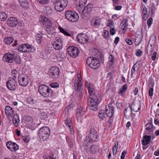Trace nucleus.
I'll use <instances>...</instances> for the list:
<instances>
[{"instance_id":"obj_55","label":"nucleus","mask_w":159,"mask_h":159,"mask_svg":"<svg viewBox=\"0 0 159 159\" xmlns=\"http://www.w3.org/2000/svg\"><path fill=\"white\" fill-rule=\"evenodd\" d=\"M126 42L129 45H131L132 44V40L129 39H125Z\"/></svg>"},{"instance_id":"obj_49","label":"nucleus","mask_w":159,"mask_h":159,"mask_svg":"<svg viewBox=\"0 0 159 159\" xmlns=\"http://www.w3.org/2000/svg\"><path fill=\"white\" fill-rule=\"evenodd\" d=\"M37 1L40 4H45L48 2V0H37Z\"/></svg>"},{"instance_id":"obj_48","label":"nucleus","mask_w":159,"mask_h":159,"mask_svg":"<svg viewBox=\"0 0 159 159\" xmlns=\"http://www.w3.org/2000/svg\"><path fill=\"white\" fill-rule=\"evenodd\" d=\"M109 59L110 60L109 61L110 63L111 64H113L114 62V58L113 56L111 54L110 55L109 57Z\"/></svg>"},{"instance_id":"obj_40","label":"nucleus","mask_w":159,"mask_h":159,"mask_svg":"<svg viewBox=\"0 0 159 159\" xmlns=\"http://www.w3.org/2000/svg\"><path fill=\"white\" fill-rule=\"evenodd\" d=\"M105 113L103 110H100L99 111L98 113V116L99 117L102 119H104L105 117Z\"/></svg>"},{"instance_id":"obj_16","label":"nucleus","mask_w":159,"mask_h":159,"mask_svg":"<svg viewBox=\"0 0 159 159\" xmlns=\"http://www.w3.org/2000/svg\"><path fill=\"white\" fill-rule=\"evenodd\" d=\"M77 39L79 43L83 44L86 43L88 40L87 35L83 33L79 34L77 37Z\"/></svg>"},{"instance_id":"obj_5","label":"nucleus","mask_w":159,"mask_h":159,"mask_svg":"<svg viewBox=\"0 0 159 159\" xmlns=\"http://www.w3.org/2000/svg\"><path fill=\"white\" fill-rule=\"evenodd\" d=\"M65 15L66 18L72 22H76L79 19V16L78 14L72 11H66L65 12Z\"/></svg>"},{"instance_id":"obj_25","label":"nucleus","mask_w":159,"mask_h":159,"mask_svg":"<svg viewBox=\"0 0 159 159\" xmlns=\"http://www.w3.org/2000/svg\"><path fill=\"white\" fill-rule=\"evenodd\" d=\"M75 81V82L74 84V86L75 90L78 91H79L80 92H81L82 83L81 80L79 78V80H77L76 81Z\"/></svg>"},{"instance_id":"obj_52","label":"nucleus","mask_w":159,"mask_h":159,"mask_svg":"<svg viewBox=\"0 0 159 159\" xmlns=\"http://www.w3.org/2000/svg\"><path fill=\"white\" fill-rule=\"evenodd\" d=\"M152 23V18H150L148 20L147 24L149 27H150Z\"/></svg>"},{"instance_id":"obj_35","label":"nucleus","mask_w":159,"mask_h":159,"mask_svg":"<svg viewBox=\"0 0 159 159\" xmlns=\"http://www.w3.org/2000/svg\"><path fill=\"white\" fill-rule=\"evenodd\" d=\"M13 38L10 37L5 38L4 39L5 43L7 44H10L13 42Z\"/></svg>"},{"instance_id":"obj_17","label":"nucleus","mask_w":159,"mask_h":159,"mask_svg":"<svg viewBox=\"0 0 159 159\" xmlns=\"http://www.w3.org/2000/svg\"><path fill=\"white\" fill-rule=\"evenodd\" d=\"M17 82L13 80H8L7 82V86L11 91L15 90L17 88Z\"/></svg>"},{"instance_id":"obj_6","label":"nucleus","mask_w":159,"mask_h":159,"mask_svg":"<svg viewBox=\"0 0 159 159\" xmlns=\"http://www.w3.org/2000/svg\"><path fill=\"white\" fill-rule=\"evenodd\" d=\"M87 64L91 68L96 69L100 66L99 60L95 57H88L86 61Z\"/></svg>"},{"instance_id":"obj_36","label":"nucleus","mask_w":159,"mask_h":159,"mask_svg":"<svg viewBox=\"0 0 159 159\" xmlns=\"http://www.w3.org/2000/svg\"><path fill=\"white\" fill-rule=\"evenodd\" d=\"M7 18L6 13L4 12H0V20L4 21Z\"/></svg>"},{"instance_id":"obj_41","label":"nucleus","mask_w":159,"mask_h":159,"mask_svg":"<svg viewBox=\"0 0 159 159\" xmlns=\"http://www.w3.org/2000/svg\"><path fill=\"white\" fill-rule=\"evenodd\" d=\"M59 30L60 31L63 33L65 35L67 36H70V34H69L67 31L65 30L64 29L62 28L61 27H59Z\"/></svg>"},{"instance_id":"obj_8","label":"nucleus","mask_w":159,"mask_h":159,"mask_svg":"<svg viewBox=\"0 0 159 159\" xmlns=\"http://www.w3.org/2000/svg\"><path fill=\"white\" fill-rule=\"evenodd\" d=\"M93 8V7L92 4H89L85 7L83 10L82 13L83 17L84 18L85 17L87 19L89 18Z\"/></svg>"},{"instance_id":"obj_23","label":"nucleus","mask_w":159,"mask_h":159,"mask_svg":"<svg viewBox=\"0 0 159 159\" xmlns=\"http://www.w3.org/2000/svg\"><path fill=\"white\" fill-rule=\"evenodd\" d=\"M5 113L7 117H11L14 114L12 108L9 106H6L5 109Z\"/></svg>"},{"instance_id":"obj_19","label":"nucleus","mask_w":159,"mask_h":159,"mask_svg":"<svg viewBox=\"0 0 159 159\" xmlns=\"http://www.w3.org/2000/svg\"><path fill=\"white\" fill-rule=\"evenodd\" d=\"M15 54H11L9 53H5L3 56V60L4 61L9 63H12L13 61V57Z\"/></svg>"},{"instance_id":"obj_14","label":"nucleus","mask_w":159,"mask_h":159,"mask_svg":"<svg viewBox=\"0 0 159 159\" xmlns=\"http://www.w3.org/2000/svg\"><path fill=\"white\" fill-rule=\"evenodd\" d=\"M18 80L19 84L22 86H26L29 83L28 77L27 75L24 77L18 76Z\"/></svg>"},{"instance_id":"obj_7","label":"nucleus","mask_w":159,"mask_h":159,"mask_svg":"<svg viewBox=\"0 0 159 159\" xmlns=\"http://www.w3.org/2000/svg\"><path fill=\"white\" fill-rule=\"evenodd\" d=\"M98 138V134L97 133V131L94 129H91L90 131V134L88 137V139L85 141V144L86 145L87 143L88 142H96Z\"/></svg>"},{"instance_id":"obj_43","label":"nucleus","mask_w":159,"mask_h":159,"mask_svg":"<svg viewBox=\"0 0 159 159\" xmlns=\"http://www.w3.org/2000/svg\"><path fill=\"white\" fill-rule=\"evenodd\" d=\"M42 36L40 34H38L36 36V39L38 43L40 44L41 43Z\"/></svg>"},{"instance_id":"obj_38","label":"nucleus","mask_w":159,"mask_h":159,"mask_svg":"<svg viewBox=\"0 0 159 159\" xmlns=\"http://www.w3.org/2000/svg\"><path fill=\"white\" fill-rule=\"evenodd\" d=\"M44 10L45 13L48 15H50L52 13V11L49 7H45Z\"/></svg>"},{"instance_id":"obj_30","label":"nucleus","mask_w":159,"mask_h":159,"mask_svg":"<svg viewBox=\"0 0 159 159\" xmlns=\"http://www.w3.org/2000/svg\"><path fill=\"white\" fill-rule=\"evenodd\" d=\"M21 6L25 8H28L29 7V3L27 0H18Z\"/></svg>"},{"instance_id":"obj_50","label":"nucleus","mask_w":159,"mask_h":159,"mask_svg":"<svg viewBox=\"0 0 159 159\" xmlns=\"http://www.w3.org/2000/svg\"><path fill=\"white\" fill-rule=\"evenodd\" d=\"M143 54V52L140 49H138L137 50L136 53V55L138 57H140Z\"/></svg>"},{"instance_id":"obj_28","label":"nucleus","mask_w":159,"mask_h":159,"mask_svg":"<svg viewBox=\"0 0 159 159\" xmlns=\"http://www.w3.org/2000/svg\"><path fill=\"white\" fill-rule=\"evenodd\" d=\"M23 120L25 123L27 125H30L32 124L33 121L32 118L29 116H25L23 117Z\"/></svg>"},{"instance_id":"obj_24","label":"nucleus","mask_w":159,"mask_h":159,"mask_svg":"<svg viewBox=\"0 0 159 159\" xmlns=\"http://www.w3.org/2000/svg\"><path fill=\"white\" fill-rule=\"evenodd\" d=\"M132 112L130 105H129V107H126L125 110L124 114L125 118L127 119H129L132 116Z\"/></svg>"},{"instance_id":"obj_56","label":"nucleus","mask_w":159,"mask_h":159,"mask_svg":"<svg viewBox=\"0 0 159 159\" xmlns=\"http://www.w3.org/2000/svg\"><path fill=\"white\" fill-rule=\"evenodd\" d=\"M110 33L112 35H114L116 32V31L115 30V28L114 27H112L111 28V29L110 30Z\"/></svg>"},{"instance_id":"obj_37","label":"nucleus","mask_w":159,"mask_h":159,"mask_svg":"<svg viewBox=\"0 0 159 159\" xmlns=\"http://www.w3.org/2000/svg\"><path fill=\"white\" fill-rule=\"evenodd\" d=\"M13 58V61H15L18 64H20L21 63V60L20 56L17 55L15 54L14 57Z\"/></svg>"},{"instance_id":"obj_13","label":"nucleus","mask_w":159,"mask_h":159,"mask_svg":"<svg viewBox=\"0 0 159 159\" xmlns=\"http://www.w3.org/2000/svg\"><path fill=\"white\" fill-rule=\"evenodd\" d=\"M105 112L107 116L109 118L112 117L114 111V107L111 104H109L106 106L105 108Z\"/></svg>"},{"instance_id":"obj_51","label":"nucleus","mask_w":159,"mask_h":159,"mask_svg":"<svg viewBox=\"0 0 159 159\" xmlns=\"http://www.w3.org/2000/svg\"><path fill=\"white\" fill-rule=\"evenodd\" d=\"M50 85L51 87L53 88H56L59 87V84L57 83H51Z\"/></svg>"},{"instance_id":"obj_53","label":"nucleus","mask_w":159,"mask_h":159,"mask_svg":"<svg viewBox=\"0 0 159 159\" xmlns=\"http://www.w3.org/2000/svg\"><path fill=\"white\" fill-rule=\"evenodd\" d=\"M157 52L155 51L153 53L152 55V56L151 58L153 60H155L156 57V55L157 54Z\"/></svg>"},{"instance_id":"obj_32","label":"nucleus","mask_w":159,"mask_h":159,"mask_svg":"<svg viewBox=\"0 0 159 159\" xmlns=\"http://www.w3.org/2000/svg\"><path fill=\"white\" fill-rule=\"evenodd\" d=\"M89 149L93 153L98 152L99 150L98 147L94 145H91L89 147Z\"/></svg>"},{"instance_id":"obj_9","label":"nucleus","mask_w":159,"mask_h":159,"mask_svg":"<svg viewBox=\"0 0 159 159\" xmlns=\"http://www.w3.org/2000/svg\"><path fill=\"white\" fill-rule=\"evenodd\" d=\"M65 0H60L57 1L55 3V9L57 11H62L67 5Z\"/></svg>"},{"instance_id":"obj_45","label":"nucleus","mask_w":159,"mask_h":159,"mask_svg":"<svg viewBox=\"0 0 159 159\" xmlns=\"http://www.w3.org/2000/svg\"><path fill=\"white\" fill-rule=\"evenodd\" d=\"M103 36L106 39H109V32L107 31H104Z\"/></svg>"},{"instance_id":"obj_10","label":"nucleus","mask_w":159,"mask_h":159,"mask_svg":"<svg viewBox=\"0 0 159 159\" xmlns=\"http://www.w3.org/2000/svg\"><path fill=\"white\" fill-rule=\"evenodd\" d=\"M18 49L19 52H33L32 47L30 45L26 43L20 45L18 47Z\"/></svg>"},{"instance_id":"obj_21","label":"nucleus","mask_w":159,"mask_h":159,"mask_svg":"<svg viewBox=\"0 0 159 159\" xmlns=\"http://www.w3.org/2000/svg\"><path fill=\"white\" fill-rule=\"evenodd\" d=\"M86 112L85 108L80 107L77 110L76 113V117L78 120L80 118L85 114Z\"/></svg>"},{"instance_id":"obj_11","label":"nucleus","mask_w":159,"mask_h":159,"mask_svg":"<svg viewBox=\"0 0 159 159\" xmlns=\"http://www.w3.org/2000/svg\"><path fill=\"white\" fill-rule=\"evenodd\" d=\"M59 73V69L57 66L51 67L48 71V75L50 77L53 78L58 77Z\"/></svg>"},{"instance_id":"obj_54","label":"nucleus","mask_w":159,"mask_h":159,"mask_svg":"<svg viewBox=\"0 0 159 159\" xmlns=\"http://www.w3.org/2000/svg\"><path fill=\"white\" fill-rule=\"evenodd\" d=\"M153 89L150 88L149 90L148 93L150 96H152L153 94Z\"/></svg>"},{"instance_id":"obj_12","label":"nucleus","mask_w":159,"mask_h":159,"mask_svg":"<svg viewBox=\"0 0 159 159\" xmlns=\"http://www.w3.org/2000/svg\"><path fill=\"white\" fill-rule=\"evenodd\" d=\"M67 51L70 56L74 58L77 57L80 52L78 48L74 46L69 47L67 49Z\"/></svg>"},{"instance_id":"obj_31","label":"nucleus","mask_w":159,"mask_h":159,"mask_svg":"<svg viewBox=\"0 0 159 159\" xmlns=\"http://www.w3.org/2000/svg\"><path fill=\"white\" fill-rule=\"evenodd\" d=\"M39 116L41 119L44 120L47 118V114L43 110L40 111Z\"/></svg>"},{"instance_id":"obj_3","label":"nucleus","mask_w":159,"mask_h":159,"mask_svg":"<svg viewBox=\"0 0 159 159\" xmlns=\"http://www.w3.org/2000/svg\"><path fill=\"white\" fill-rule=\"evenodd\" d=\"M40 21L42 27L46 26V30L47 31H52L54 30V25L52 21L49 19L44 16L41 17Z\"/></svg>"},{"instance_id":"obj_57","label":"nucleus","mask_w":159,"mask_h":159,"mask_svg":"<svg viewBox=\"0 0 159 159\" xmlns=\"http://www.w3.org/2000/svg\"><path fill=\"white\" fill-rule=\"evenodd\" d=\"M118 142L117 141H116L115 142V145L113 148H115L116 151H117L118 147Z\"/></svg>"},{"instance_id":"obj_42","label":"nucleus","mask_w":159,"mask_h":159,"mask_svg":"<svg viewBox=\"0 0 159 159\" xmlns=\"http://www.w3.org/2000/svg\"><path fill=\"white\" fill-rule=\"evenodd\" d=\"M152 125L151 123H148L146 125V129L148 131H151L152 130Z\"/></svg>"},{"instance_id":"obj_29","label":"nucleus","mask_w":159,"mask_h":159,"mask_svg":"<svg viewBox=\"0 0 159 159\" xmlns=\"http://www.w3.org/2000/svg\"><path fill=\"white\" fill-rule=\"evenodd\" d=\"M19 117L18 115H14L13 118V122L16 126H17L19 122Z\"/></svg>"},{"instance_id":"obj_59","label":"nucleus","mask_w":159,"mask_h":159,"mask_svg":"<svg viewBox=\"0 0 159 159\" xmlns=\"http://www.w3.org/2000/svg\"><path fill=\"white\" fill-rule=\"evenodd\" d=\"M125 154L126 152L125 151H123L122 152L120 157L121 159H124Z\"/></svg>"},{"instance_id":"obj_61","label":"nucleus","mask_w":159,"mask_h":159,"mask_svg":"<svg viewBox=\"0 0 159 159\" xmlns=\"http://www.w3.org/2000/svg\"><path fill=\"white\" fill-rule=\"evenodd\" d=\"M119 40V38L118 37H116V38L115 41H114V43L116 44H117Z\"/></svg>"},{"instance_id":"obj_4","label":"nucleus","mask_w":159,"mask_h":159,"mask_svg":"<svg viewBox=\"0 0 159 159\" xmlns=\"http://www.w3.org/2000/svg\"><path fill=\"white\" fill-rule=\"evenodd\" d=\"M50 134L49 129L46 126L40 128L38 131V135L40 139L43 141L46 140L48 139Z\"/></svg>"},{"instance_id":"obj_18","label":"nucleus","mask_w":159,"mask_h":159,"mask_svg":"<svg viewBox=\"0 0 159 159\" xmlns=\"http://www.w3.org/2000/svg\"><path fill=\"white\" fill-rule=\"evenodd\" d=\"M7 148L11 151H16L19 149V146L16 143L9 141L7 143Z\"/></svg>"},{"instance_id":"obj_63","label":"nucleus","mask_w":159,"mask_h":159,"mask_svg":"<svg viewBox=\"0 0 159 159\" xmlns=\"http://www.w3.org/2000/svg\"><path fill=\"white\" fill-rule=\"evenodd\" d=\"M44 159H55L54 158L52 157L51 156H46L44 157Z\"/></svg>"},{"instance_id":"obj_64","label":"nucleus","mask_w":159,"mask_h":159,"mask_svg":"<svg viewBox=\"0 0 159 159\" xmlns=\"http://www.w3.org/2000/svg\"><path fill=\"white\" fill-rule=\"evenodd\" d=\"M11 73L13 75H16L18 74V72L16 70H13L11 71Z\"/></svg>"},{"instance_id":"obj_27","label":"nucleus","mask_w":159,"mask_h":159,"mask_svg":"<svg viewBox=\"0 0 159 159\" xmlns=\"http://www.w3.org/2000/svg\"><path fill=\"white\" fill-rule=\"evenodd\" d=\"M102 22V19L98 18L94 19L91 21V24L92 25L95 27L99 26Z\"/></svg>"},{"instance_id":"obj_62","label":"nucleus","mask_w":159,"mask_h":159,"mask_svg":"<svg viewBox=\"0 0 159 159\" xmlns=\"http://www.w3.org/2000/svg\"><path fill=\"white\" fill-rule=\"evenodd\" d=\"M122 8V7L121 6H118L115 7V9L116 10H120Z\"/></svg>"},{"instance_id":"obj_1","label":"nucleus","mask_w":159,"mask_h":159,"mask_svg":"<svg viewBox=\"0 0 159 159\" xmlns=\"http://www.w3.org/2000/svg\"><path fill=\"white\" fill-rule=\"evenodd\" d=\"M85 85L88 88L89 95L91 97L88 98V106L90 110L96 111L97 110L98 105L101 101L100 96L96 93L93 86L88 82H85Z\"/></svg>"},{"instance_id":"obj_39","label":"nucleus","mask_w":159,"mask_h":159,"mask_svg":"<svg viewBox=\"0 0 159 159\" xmlns=\"http://www.w3.org/2000/svg\"><path fill=\"white\" fill-rule=\"evenodd\" d=\"M65 124L67 126H68V127L71 129L72 128V126L71 125L72 122L70 119L69 118H67L65 121Z\"/></svg>"},{"instance_id":"obj_33","label":"nucleus","mask_w":159,"mask_h":159,"mask_svg":"<svg viewBox=\"0 0 159 159\" xmlns=\"http://www.w3.org/2000/svg\"><path fill=\"white\" fill-rule=\"evenodd\" d=\"M121 29L125 31L127 28L128 26L126 20H123L121 22Z\"/></svg>"},{"instance_id":"obj_34","label":"nucleus","mask_w":159,"mask_h":159,"mask_svg":"<svg viewBox=\"0 0 159 159\" xmlns=\"http://www.w3.org/2000/svg\"><path fill=\"white\" fill-rule=\"evenodd\" d=\"M127 84H126L123 85L122 86V89H120L118 92V93L119 94H121L125 92L127 88Z\"/></svg>"},{"instance_id":"obj_46","label":"nucleus","mask_w":159,"mask_h":159,"mask_svg":"<svg viewBox=\"0 0 159 159\" xmlns=\"http://www.w3.org/2000/svg\"><path fill=\"white\" fill-rule=\"evenodd\" d=\"M107 26L109 27L110 28H112L114 27V22L113 21L109 20L107 23Z\"/></svg>"},{"instance_id":"obj_58","label":"nucleus","mask_w":159,"mask_h":159,"mask_svg":"<svg viewBox=\"0 0 159 159\" xmlns=\"http://www.w3.org/2000/svg\"><path fill=\"white\" fill-rule=\"evenodd\" d=\"M155 37L154 36H151L149 40V43H150L152 40V41L153 42V43H154L155 42Z\"/></svg>"},{"instance_id":"obj_60","label":"nucleus","mask_w":159,"mask_h":159,"mask_svg":"<svg viewBox=\"0 0 159 159\" xmlns=\"http://www.w3.org/2000/svg\"><path fill=\"white\" fill-rule=\"evenodd\" d=\"M66 141L67 142L69 143L70 145L72 144V141H71L70 140V138L68 137H66Z\"/></svg>"},{"instance_id":"obj_22","label":"nucleus","mask_w":159,"mask_h":159,"mask_svg":"<svg viewBox=\"0 0 159 159\" xmlns=\"http://www.w3.org/2000/svg\"><path fill=\"white\" fill-rule=\"evenodd\" d=\"M130 107L131 111L137 112L141 108L140 103L139 102L135 103L133 102L131 106H130Z\"/></svg>"},{"instance_id":"obj_26","label":"nucleus","mask_w":159,"mask_h":159,"mask_svg":"<svg viewBox=\"0 0 159 159\" xmlns=\"http://www.w3.org/2000/svg\"><path fill=\"white\" fill-rule=\"evenodd\" d=\"M151 136L150 135H145L143 136V139L142 141V144L145 145L149 143L150 142Z\"/></svg>"},{"instance_id":"obj_2","label":"nucleus","mask_w":159,"mask_h":159,"mask_svg":"<svg viewBox=\"0 0 159 159\" xmlns=\"http://www.w3.org/2000/svg\"><path fill=\"white\" fill-rule=\"evenodd\" d=\"M38 90L41 95L44 97L51 98L53 96V91L46 85L42 84L40 85Z\"/></svg>"},{"instance_id":"obj_20","label":"nucleus","mask_w":159,"mask_h":159,"mask_svg":"<svg viewBox=\"0 0 159 159\" xmlns=\"http://www.w3.org/2000/svg\"><path fill=\"white\" fill-rule=\"evenodd\" d=\"M18 23L17 19L15 17H9L7 20V25L11 27H15Z\"/></svg>"},{"instance_id":"obj_44","label":"nucleus","mask_w":159,"mask_h":159,"mask_svg":"<svg viewBox=\"0 0 159 159\" xmlns=\"http://www.w3.org/2000/svg\"><path fill=\"white\" fill-rule=\"evenodd\" d=\"M141 10L142 11L143 15L148 14V11L145 7L144 6H142Z\"/></svg>"},{"instance_id":"obj_15","label":"nucleus","mask_w":159,"mask_h":159,"mask_svg":"<svg viewBox=\"0 0 159 159\" xmlns=\"http://www.w3.org/2000/svg\"><path fill=\"white\" fill-rule=\"evenodd\" d=\"M62 40L60 38H58L53 42L52 45L55 50H60L62 48Z\"/></svg>"},{"instance_id":"obj_47","label":"nucleus","mask_w":159,"mask_h":159,"mask_svg":"<svg viewBox=\"0 0 159 159\" xmlns=\"http://www.w3.org/2000/svg\"><path fill=\"white\" fill-rule=\"evenodd\" d=\"M157 8L154 3H153L152 4L151 7V12L152 14H154L155 11L156 10Z\"/></svg>"}]
</instances>
